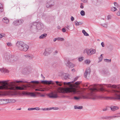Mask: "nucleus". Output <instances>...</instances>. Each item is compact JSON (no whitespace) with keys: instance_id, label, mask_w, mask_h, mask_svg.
<instances>
[{"instance_id":"obj_1","label":"nucleus","mask_w":120,"mask_h":120,"mask_svg":"<svg viewBox=\"0 0 120 120\" xmlns=\"http://www.w3.org/2000/svg\"><path fill=\"white\" fill-rule=\"evenodd\" d=\"M6 81H0V89L9 90H21L25 89V85H22V86H19L15 83H25V81L15 80L9 83Z\"/></svg>"},{"instance_id":"obj_2","label":"nucleus","mask_w":120,"mask_h":120,"mask_svg":"<svg viewBox=\"0 0 120 120\" xmlns=\"http://www.w3.org/2000/svg\"><path fill=\"white\" fill-rule=\"evenodd\" d=\"M60 92L62 93H69L67 97L70 99H74L75 100H78L80 99L79 97L75 96L74 97V95L77 93V91L75 88L71 87H64L61 89Z\"/></svg>"},{"instance_id":"obj_3","label":"nucleus","mask_w":120,"mask_h":120,"mask_svg":"<svg viewBox=\"0 0 120 120\" xmlns=\"http://www.w3.org/2000/svg\"><path fill=\"white\" fill-rule=\"evenodd\" d=\"M107 88H112L118 89L119 90H113L112 91V93L113 97H108L107 98L108 99H116L120 100V85H113L110 84L107 85L104 84Z\"/></svg>"},{"instance_id":"obj_4","label":"nucleus","mask_w":120,"mask_h":120,"mask_svg":"<svg viewBox=\"0 0 120 120\" xmlns=\"http://www.w3.org/2000/svg\"><path fill=\"white\" fill-rule=\"evenodd\" d=\"M16 45L19 50L25 51H26L29 48L28 45L21 41H17L16 44Z\"/></svg>"},{"instance_id":"obj_5","label":"nucleus","mask_w":120,"mask_h":120,"mask_svg":"<svg viewBox=\"0 0 120 120\" xmlns=\"http://www.w3.org/2000/svg\"><path fill=\"white\" fill-rule=\"evenodd\" d=\"M4 58L6 61L11 63H13L15 62L18 59L16 56L10 55L9 54H5Z\"/></svg>"},{"instance_id":"obj_6","label":"nucleus","mask_w":120,"mask_h":120,"mask_svg":"<svg viewBox=\"0 0 120 120\" xmlns=\"http://www.w3.org/2000/svg\"><path fill=\"white\" fill-rule=\"evenodd\" d=\"M106 89L105 88L103 85L99 84L95 85L93 88H91V90L93 91H97L99 90L100 91L103 92L106 91Z\"/></svg>"},{"instance_id":"obj_7","label":"nucleus","mask_w":120,"mask_h":120,"mask_svg":"<svg viewBox=\"0 0 120 120\" xmlns=\"http://www.w3.org/2000/svg\"><path fill=\"white\" fill-rule=\"evenodd\" d=\"M44 27L43 24L41 22H34L31 26V27H36L37 30H42Z\"/></svg>"},{"instance_id":"obj_8","label":"nucleus","mask_w":120,"mask_h":120,"mask_svg":"<svg viewBox=\"0 0 120 120\" xmlns=\"http://www.w3.org/2000/svg\"><path fill=\"white\" fill-rule=\"evenodd\" d=\"M95 50L92 49H86L84 50L83 52L84 53H86L87 55L89 56L95 53Z\"/></svg>"},{"instance_id":"obj_9","label":"nucleus","mask_w":120,"mask_h":120,"mask_svg":"<svg viewBox=\"0 0 120 120\" xmlns=\"http://www.w3.org/2000/svg\"><path fill=\"white\" fill-rule=\"evenodd\" d=\"M47 96L49 98H56L58 97L57 93L55 92H51L50 93L48 94H47Z\"/></svg>"},{"instance_id":"obj_10","label":"nucleus","mask_w":120,"mask_h":120,"mask_svg":"<svg viewBox=\"0 0 120 120\" xmlns=\"http://www.w3.org/2000/svg\"><path fill=\"white\" fill-rule=\"evenodd\" d=\"M24 21L23 19L17 20L14 21L13 22V24L15 26H18L21 25L23 22Z\"/></svg>"},{"instance_id":"obj_11","label":"nucleus","mask_w":120,"mask_h":120,"mask_svg":"<svg viewBox=\"0 0 120 120\" xmlns=\"http://www.w3.org/2000/svg\"><path fill=\"white\" fill-rule=\"evenodd\" d=\"M2 101H4V103L5 104L9 103H15L16 101V100L15 99H4L2 100Z\"/></svg>"},{"instance_id":"obj_12","label":"nucleus","mask_w":120,"mask_h":120,"mask_svg":"<svg viewBox=\"0 0 120 120\" xmlns=\"http://www.w3.org/2000/svg\"><path fill=\"white\" fill-rule=\"evenodd\" d=\"M54 3L53 1H48L46 4V7L47 8H50L52 7L54 5Z\"/></svg>"},{"instance_id":"obj_13","label":"nucleus","mask_w":120,"mask_h":120,"mask_svg":"<svg viewBox=\"0 0 120 120\" xmlns=\"http://www.w3.org/2000/svg\"><path fill=\"white\" fill-rule=\"evenodd\" d=\"M56 83L57 85L59 86H62V84H63L64 85H68L69 83H71L70 82H59L58 81H56L55 82Z\"/></svg>"},{"instance_id":"obj_14","label":"nucleus","mask_w":120,"mask_h":120,"mask_svg":"<svg viewBox=\"0 0 120 120\" xmlns=\"http://www.w3.org/2000/svg\"><path fill=\"white\" fill-rule=\"evenodd\" d=\"M90 72L91 71L90 68H89L87 69L86 70L84 74V77L86 78L87 76H89L90 74Z\"/></svg>"},{"instance_id":"obj_15","label":"nucleus","mask_w":120,"mask_h":120,"mask_svg":"<svg viewBox=\"0 0 120 120\" xmlns=\"http://www.w3.org/2000/svg\"><path fill=\"white\" fill-rule=\"evenodd\" d=\"M65 64L66 66L68 67H69L71 68H72L74 67L75 66L74 64L70 62L69 61L67 62V63H65Z\"/></svg>"},{"instance_id":"obj_16","label":"nucleus","mask_w":120,"mask_h":120,"mask_svg":"<svg viewBox=\"0 0 120 120\" xmlns=\"http://www.w3.org/2000/svg\"><path fill=\"white\" fill-rule=\"evenodd\" d=\"M50 49H46L45 50V52L43 53V55L44 56H46L47 55L48 53H49L50 52H49Z\"/></svg>"},{"instance_id":"obj_17","label":"nucleus","mask_w":120,"mask_h":120,"mask_svg":"<svg viewBox=\"0 0 120 120\" xmlns=\"http://www.w3.org/2000/svg\"><path fill=\"white\" fill-rule=\"evenodd\" d=\"M26 94L28 95H30L32 97H35L36 95L35 94L32 92H26Z\"/></svg>"},{"instance_id":"obj_18","label":"nucleus","mask_w":120,"mask_h":120,"mask_svg":"<svg viewBox=\"0 0 120 120\" xmlns=\"http://www.w3.org/2000/svg\"><path fill=\"white\" fill-rule=\"evenodd\" d=\"M2 21L4 23L6 24L8 23L9 22V20L6 17L4 18L3 19Z\"/></svg>"},{"instance_id":"obj_19","label":"nucleus","mask_w":120,"mask_h":120,"mask_svg":"<svg viewBox=\"0 0 120 120\" xmlns=\"http://www.w3.org/2000/svg\"><path fill=\"white\" fill-rule=\"evenodd\" d=\"M0 71L2 72H4V73L8 72V70L4 68H0Z\"/></svg>"},{"instance_id":"obj_20","label":"nucleus","mask_w":120,"mask_h":120,"mask_svg":"<svg viewBox=\"0 0 120 120\" xmlns=\"http://www.w3.org/2000/svg\"><path fill=\"white\" fill-rule=\"evenodd\" d=\"M110 108L112 111H114L118 109V108L117 106H112L110 107Z\"/></svg>"},{"instance_id":"obj_21","label":"nucleus","mask_w":120,"mask_h":120,"mask_svg":"<svg viewBox=\"0 0 120 120\" xmlns=\"http://www.w3.org/2000/svg\"><path fill=\"white\" fill-rule=\"evenodd\" d=\"M120 117L119 116H106V119H111L113 118H115L116 117Z\"/></svg>"},{"instance_id":"obj_22","label":"nucleus","mask_w":120,"mask_h":120,"mask_svg":"<svg viewBox=\"0 0 120 120\" xmlns=\"http://www.w3.org/2000/svg\"><path fill=\"white\" fill-rule=\"evenodd\" d=\"M47 36V34L46 33H44L41 34L39 37V38L40 39H43L44 38L46 37Z\"/></svg>"},{"instance_id":"obj_23","label":"nucleus","mask_w":120,"mask_h":120,"mask_svg":"<svg viewBox=\"0 0 120 120\" xmlns=\"http://www.w3.org/2000/svg\"><path fill=\"white\" fill-rule=\"evenodd\" d=\"M41 82H44L45 83L49 84H50L52 83V84H53L52 83L53 81H47L46 80H43Z\"/></svg>"},{"instance_id":"obj_24","label":"nucleus","mask_w":120,"mask_h":120,"mask_svg":"<svg viewBox=\"0 0 120 120\" xmlns=\"http://www.w3.org/2000/svg\"><path fill=\"white\" fill-rule=\"evenodd\" d=\"M64 76V79H67L69 78V74L67 73H65L63 75Z\"/></svg>"},{"instance_id":"obj_25","label":"nucleus","mask_w":120,"mask_h":120,"mask_svg":"<svg viewBox=\"0 0 120 120\" xmlns=\"http://www.w3.org/2000/svg\"><path fill=\"white\" fill-rule=\"evenodd\" d=\"M74 108L75 109H82L83 108V107L82 106H78L77 105H75L74 106Z\"/></svg>"},{"instance_id":"obj_26","label":"nucleus","mask_w":120,"mask_h":120,"mask_svg":"<svg viewBox=\"0 0 120 120\" xmlns=\"http://www.w3.org/2000/svg\"><path fill=\"white\" fill-rule=\"evenodd\" d=\"M96 96L94 94H91L90 96V98L93 100H94L96 99Z\"/></svg>"},{"instance_id":"obj_27","label":"nucleus","mask_w":120,"mask_h":120,"mask_svg":"<svg viewBox=\"0 0 120 120\" xmlns=\"http://www.w3.org/2000/svg\"><path fill=\"white\" fill-rule=\"evenodd\" d=\"M82 32L84 35L86 36H89L88 34L84 30H82Z\"/></svg>"},{"instance_id":"obj_28","label":"nucleus","mask_w":120,"mask_h":120,"mask_svg":"<svg viewBox=\"0 0 120 120\" xmlns=\"http://www.w3.org/2000/svg\"><path fill=\"white\" fill-rule=\"evenodd\" d=\"M57 40L58 41H63L64 40V39L63 38H60V37H58L57 38Z\"/></svg>"},{"instance_id":"obj_29","label":"nucleus","mask_w":120,"mask_h":120,"mask_svg":"<svg viewBox=\"0 0 120 120\" xmlns=\"http://www.w3.org/2000/svg\"><path fill=\"white\" fill-rule=\"evenodd\" d=\"M3 5L0 3V12H2L3 11Z\"/></svg>"},{"instance_id":"obj_30","label":"nucleus","mask_w":120,"mask_h":120,"mask_svg":"<svg viewBox=\"0 0 120 120\" xmlns=\"http://www.w3.org/2000/svg\"><path fill=\"white\" fill-rule=\"evenodd\" d=\"M80 13L82 16H84L85 15V12L83 10H82L81 11Z\"/></svg>"},{"instance_id":"obj_31","label":"nucleus","mask_w":120,"mask_h":120,"mask_svg":"<svg viewBox=\"0 0 120 120\" xmlns=\"http://www.w3.org/2000/svg\"><path fill=\"white\" fill-rule=\"evenodd\" d=\"M24 56L30 59H32L33 57V56H29L28 55H24Z\"/></svg>"},{"instance_id":"obj_32","label":"nucleus","mask_w":120,"mask_h":120,"mask_svg":"<svg viewBox=\"0 0 120 120\" xmlns=\"http://www.w3.org/2000/svg\"><path fill=\"white\" fill-rule=\"evenodd\" d=\"M102 54L101 55L100 57L99 58V62H100L102 60V59H103V57L102 56Z\"/></svg>"},{"instance_id":"obj_33","label":"nucleus","mask_w":120,"mask_h":120,"mask_svg":"<svg viewBox=\"0 0 120 120\" xmlns=\"http://www.w3.org/2000/svg\"><path fill=\"white\" fill-rule=\"evenodd\" d=\"M47 16L46 14H44L42 15V18L45 19H46L47 18Z\"/></svg>"},{"instance_id":"obj_34","label":"nucleus","mask_w":120,"mask_h":120,"mask_svg":"<svg viewBox=\"0 0 120 120\" xmlns=\"http://www.w3.org/2000/svg\"><path fill=\"white\" fill-rule=\"evenodd\" d=\"M116 9H117L116 7H112L111 8V11H116Z\"/></svg>"},{"instance_id":"obj_35","label":"nucleus","mask_w":120,"mask_h":120,"mask_svg":"<svg viewBox=\"0 0 120 120\" xmlns=\"http://www.w3.org/2000/svg\"><path fill=\"white\" fill-rule=\"evenodd\" d=\"M104 61L107 62H110L111 61V59H104Z\"/></svg>"},{"instance_id":"obj_36","label":"nucleus","mask_w":120,"mask_h":120,"mask_svg":"<svg viewBox=\"0 0 120 120\" xmlns=\"http://www.w3.org/2000/svg\"><path fill=\"white\" fill-rule=\"evenodd\" d=\"M78 78V77H75L74 79V80L72 81L71 82H70L71 83H73L74 82H75V81H76L77 80Z\"/></svg>"},{"instance_id":"obj_37","label":"nucleus","mask_w":120,"mask_h":120,"mask_svg":"<svg viewBox=\"0 0 120 120\" xmlns=\"http://www.w3.org/2000/svg\"><path fill=\"white\" fill-rule=\"evenodd\" d=\"M45 90L44 89H40V91H44L45 90L46 91H48L49 90V89L47 88H45Z\"/></svg>"},{"instance_id":"obj_38","label":"nucleus","mask_w":120,"mask_h":120,"mask_svg":"<svg viewBox=\"0 0 120 120\" xmlns=\"http://www.w3.org/2000/svg\"><path fill=\"white\" fill-rule=\"evenodd\" d=\"M90 61L88 60H86L85 61V63L87 64H89L90 63Z\"/></svg>"},{"instance_id":"obj_39","label":"nucleus","mask_w":120,"mask_h":120,"mask_svg":"<svg viewBox=\"0 0 120 120\" xmlns=\"http://www.w3.org/2000/svg\"><path fill=\"white\" fill-rule=\"evenodd\" d=\"M115 6L116 7H119V5L116 2H114V3Z\"/></svg>"},{"instance_id":"obj_40","label":"nucleus","mask_w":120,"mask_h":120,"mask_svg":"<svg viewBox=\"0 0 120 120\" xmlns=\"http://www.w3.org/2000/svg\"><path fill=\"white\" fill-rule=\"evenodd\" d=\"M5 35L4 34H0V39L3 37H4Z\"/></svg>"},{"instance_id":"obj_41","label":"nucleus","mask_w":120,"mask_h":120,"mask_svg":"<svg viewBox=\"0 0 120 120\" xmlns=\"http://www.w3.org/2000/svg\"><path fill=\"white\" fill-rule=\"evenodd\" d=\"M81 0L84 3H87L88 2V0Z\"/></svg>"},{"instance_id":"obj_42","label":"nucleus","mask_w":120,"mask_h":120,"mask_svg":"<svg viewBox=\"0 0 120 120\" xmlns=\"http://www.w3.org/2000/svg\"><path fill=\"white\" fill-rule=\"evenodd\" d=\"M30 82H35V83H38L39 82L38 81H31Z\"/></svg>"},{"instance_id":"obj_43","label":"nucleus","mask_w":120,"mask_h":120,"mask_svg":"<svg viewBox=\"0 0 120 120\" xmlns=\"http://www.w3.org/2000/svg\"><path fill=\"white\" fill-rule=\"evenodd\" d=\"M79 61H81L83 60V57H81L79 58Z\"/></svg>"},{"instance_id":"obj_44","label":"nucleus","mask_w":120,"mask_h":120,"mask_svg":"<svg viewBox=\"0 0 120 120\" xmlns=\"http://www.w3.org/2000/svg\"><path fill=\"white\" fill-rule=\"evenodd\" d=\"M80 4L81 5L80 6V8H84V6L82 5L83 4V3H81Z\"/></svg>"},{"instance_id":"obj_45","label":"nucleus","mask_w":120,"mask_h":120,"mask_svg":"<svg viewBox=\"0 0 120 120\" xmlns=\"http://www.w3.org/2000/svg\"><path fill=\"white\" fill-rule=\"evenodd\" d=\"M28 110H34V108H29L28 109Z\"/></svg>"},{"instance_id":"obj_46","label":"nucleus","mask_w":120,"mask_h":120,"mask_svg":"<svg viewBox=\"0 0 120 120\" xmlns=\"http://www.w3.org/2000/svg\"><path fill=\"white\" fill-rule=\"evenodd\" d=\"M75 25L76 26H79L78 22L77 21H76L75 22Z\"/></svg>"},{"instance_id":"obj_47","label":"nucleus","mask_w":120,"mask_h":120,"mask_svg":"<svg viewBox=\"0 0 120 120\" xmlns=\"http://www.w3.org/2000/svg\"><path fill=\"white\" fill-rule=\"evenodd\" d=\"M41 109L43 110H48V108H42Z\"/></svg>"},{"instance_id":"obj_48","label":"nucleus","mask_w":120,"mask_h":120,"mask_svg":"<svg viewBox=\"0 0 120 120\" xmlns=\"http://www.w3.org/2000/svg\"><path fill=\"white\" fill-rule=\"evenodd\" d=\"M7 45L9 46H11L12 45V44L11 43H7Z\"/></svg>"},{"instance_id":"obj_49","label":"nucleus","mask_w":120,"mask_h":120,"mask_svg":"<svg viewBox=\"0 0 120 120\" xmlns=\"http://www.w3.org/2000/svg\"><path fill=\"white\" fill-rule=\"evenodd\" d=\"M117 15L120 16V11L117 12Z\"/></svg>"},{"instance_id":"obj_50","label":"nucleus","mask_w":120,"mask_h":120,"mask_svg":"<svg viewBox=\"0 0 120 120\" xmlns=\"http://www.w3.org/2000/svg\"><path fill=\"white\" fill-rule=\"evenodd\" d=\"M71 19L72 21H73L74 19V18L73 16H71Z\"/></svg>"},{"instance_id":"obj_51","label":"nucleus","mask_w":120,"mask_h":120,"mask_svg":"<svg viewBox=\"0 0 120 120\" xmlns=\"http://www.w3.org/2000/svg\"><path fill=\"white\" fill-rule=\"evenodd\" d=\"M40 109L38 107H36L35 108H34V110H38Z\"/></svg>"},{"instance_id":"obj_52","label":"nucleus","mask_w":120,"mask_h":120,"mask_svg":"<svg viewBox=\"0 0 120 120\" xmlns=\"http://www.w3.org/2000/svg\"><path fill=\"white\" fill-rule=\"evenodd\" d=\"M80 82L79 81H77L75 83L76 85H78L80 84Z\"/></svg>"},{"instance_id":"obj_53","label":"nucleus","mask_w":120,"mask_h":120,"mask_svg":"<svg viewBox=\"0 0 120 120\" xmlns=\"http://www.w3.org/2000/svg\"><path fill=\"white\" fill-rule=\"evenodd\" d=\"M62 31L64 32H65L66 31V30L65 28H63L62 29Z\"/></svg>"},{"instance_id":"obj_54","label":"nucleus","mask_w":120,"mask_h":120,"mask_svg":"<svg viewBox=\"0 0 120 120\" xmlns=\"http://www.w3.org/2000/svg\"><path fill=\"white\" fill-rule=\"evenodd\" d=\"M79 26L83 24V23L81 22H78Z\"/></svg>"},{"instance_id":"obj_55","label":"nucleus","mask_w":120,"mask_h":120,"mask_svg":"<svg viewBox=\"0 0 120 120\" xmlns=\"http://www.w3.org/2000/svg\"><path fill=\"white\" fill-rule=\"evenodd\" d=\"M101 45L103 47H104L105 46L103 42H102L101 43Z\"/></svg>"},{"instance_id":"obj_56","label":"nucleus","mask_w":120,"mask_h":120,"mask_svg":"<svg viewBox=\"0 0 120 120\" xmlns=\"http://www.w3.org/2000/svg\"><path fill=\"white\" fill-rule=\"evenodd\" d=\"M53 107H51L50 108H48V110H50L51 109H53Z\"/></svg>"},{"instance_id":"obj_57","label":"nucleus","mask_w":120,"mask_h":120,"mask_svg":"<svg viewBox=\"0 0 120 120\" xmlns=\"http://www.w3.org/2000/svg\"><path fill=\"white\" fill-rule=\"evenodd\" d=\"M53 110H57L58 109V108L57 107H53Z\"/></svg>"},{"instance_id":"obj_58","label":"nucleus","mask_w":120,"mask_h":120,"mask_svg":"<svg viewBox=\"0 0 120 120\" xmlns=\"http://www.w3.org/2000/svg\"><path fill=\"white\" fill-rule=\"evenodd\" d=\"M107 24L106 23V24H104V25H102V26L104 27H107Z\"/></svg>"},{"instance_id":"obj_59","label":"nucleus","mask_w":120,"mask_h":120,"mask_svg":"<svg viewBox=\"0 0 120 120\" xmlns=\"http://www.w3.org/2000/svg\"><path fill=\"white\" fill-rule=\"evenodd\" d=\"M65 27L68 29H69V28L70 27V26H65Z\"/></svg>"},{"instance_id":"obj_60","label":"nucleus","mask_w":120,"mask_h":120,"mask_svg":"<svg viewBox=\"0 0 120 120\" xmlns=\"http://www.w3.org/2000/svg\"><path fill=\"white\" fill-rule=\"evenodd\" d=\"M57 28L58 29H60L61 28V27L59 26H57Z\"/></svg>"},{"instance_id":"obj_61","label":"nucleus","mask_w":120,"mask_h":120,"mask_svg":"<svg viewBox=\"0 0 120 120\" xmlns=\"http://www.w3.org/2000/svg\"><path fill=\"white\" fill-rule=\"evenodd\" d=\"M57 38H54V39L53 40V41L54 42H55L56 41V40H57Z\"/></svg>"},{"instance_id":"obj_62","label":"nucleus","mask_w":120,"mask_h":120,"mask_svg":"<svg viewBox=\"0 0 120 120\" xmlns=\"http://www.w3.org/2000/svg\"><path fill=\"white\" fill-rule=\"evenodd\" d=\"M40 96L41 97H44L45 96V95L44 94H42L40 95Z\"/></svg>"},{"instance_id":"obj_63","label":"nucleus","mask_w":120,"mask_h":120,"mask_svg":"<svg viewBox=\"0 0 120 120\" xmlns=\"http://www.w3.org/2000/svg\"><path fill=\"white\" fill-rule=\"evenodd\" d=\"M41 77H43V79H45V78L43 76V75L42 74H41Z\"/></svg>"},{"instance_id":"obj_64","label":"nucleus","mask_w":120,"mask_h":120,"mask_svg":"<svg viewBox=\"0 0 120 120\" xmlns=\"http://www.w3.org/2000/svg\"><path fill=\"white\" fill-rule=\"evenodd\" d=\"M107 108L104 109H103V110L104 111H106L107 110Z\"/></svg>"}]
</instances>
